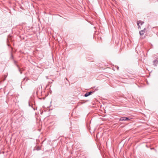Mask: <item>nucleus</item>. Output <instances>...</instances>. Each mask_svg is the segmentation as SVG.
<instances>
[{"label":"nucleus","instance_id":"nucleus-1","mask_svg":"<svg viewBox=\"0 0 158 158\" xmlns=\"http://www.w3.org/2000/svg\"><path fill=\"white\" fill-rule=\"evenodd\" d=\"M129 120V118L126 117H121L119 119V121H127Z\"/></svg>","mask_w":158,"mask_h":158},{"label":"nucleus","instance_id":"nucleus-2","mask_svg":"<svg viewBox=\"0 0 158 158\" xmlns=\"http://www.w3.org/2000/svg\"><path fill=\"white\" fill-rule=\"evenodd\" d=\"M153 63L154 65L155 66H156L158 63V58L155 59L153 61Z\"/></svg>","mask_w":158,"mask_h":158},{"label":"nucleus","instance_id":"nucleus-3","mask_svg":"<svg viewBox=\"0 0 158 158\" xmlns=\"http://www.w3.org/2000/svg\"><path fill=\"white\" fill-rule=\"evenodd\" d=\"M144 23V22H143L141 20H139L137 22V25L138 27H139V24H140L141 25H142Z\"/></svg>","mask_w":158,"mask_h":158},{"label":"nucleus","instance_id":"nucleus-4","mask_svg":"<svg viewBox=\"0 0 158 158\" xmlns=\"http://www.w3.org/2000/svg\"><path fill=\"white\" fill-rule=\"evenodd\" d=\"M145 28L144 29L140 31L139 32V34L141 35H143L144 33Z\"/></svg>","mask_w":158,"mask_h":158},{"label":"nucleus","instance_id":"nucleus-5","mask_svg":"<svg viewBox=\"0 0 158 158\" xmlns=\"http://www.w3.org/2000/svg\"><path fill=\"white\" fill-rule=\"evenodd\" d=\"M92 93H93V92L92 91L88 92L86 94H85L84 95V96L85 97H88L89 95H91Z\"/></svg>","mask_w":158,"mask_h":158},{"label":"nucleus","instance_id":"nucleus-6","mask_svg":"<svg viewBox=\"0 0 158 158\" xmlns=\"http://www.w3.org/2000/svg\"><path fill=\"white\" fill-rule=\"evenodd\" d=\"M138 27V28L139 29H140V26L139 25V27Z\"/></svg>","mask_w":158,"mask_h":158},{"label":"nucleus","instance_id":"nucleus-7","mask_svg":"<svg viewBox=\"0 0 158 158\" xmlns=\"http://www.w3.org/2000/svg\"><path fill=\"white\" fill-rule=\"evenodd\" d=\"M19 71H20V69H19Z\"/></svg>","mask_w":158,"mask_h":158},{"label":"nucleus","instance_id":"nucleus-8","mask_svg":"<svg viewBox=\"0 0 158 158\" xmlns=\"http://www.w3.org/2000/svg\"><path fill=\"white\" fill-rule=\"evenodd\" d=\"M16 65H17V66H18V67L19 68V67H18V65H17V64H16Z\"/></svg>","mask_w":158,"mask_h":158},{"label":"nucleus","instance_id":"nucleus-9","mask_svg":"<svg viewBox=\"0 0 158 158\" xmlns=\"http://www.w3.org/2000/svg\"><path fill=\"white\" fill-rule=\"evenodd\" d=\"M21 73H22L21 72H20Z\"/></svg>","mask_w":158,"mask_h":158}]
</instances>
